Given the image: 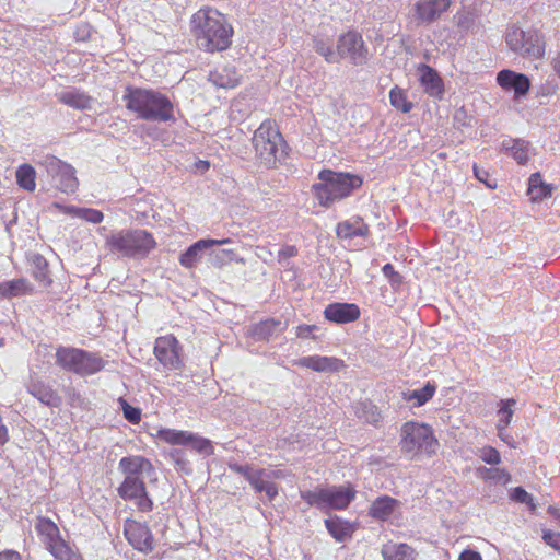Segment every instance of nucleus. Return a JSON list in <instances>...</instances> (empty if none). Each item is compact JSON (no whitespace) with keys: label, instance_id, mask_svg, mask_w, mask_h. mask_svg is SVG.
<instances>
[{"label":"nucleus","instance_id":"nucleus-1","mask_svg":"<svg viewBox=\"0 0 560 560\" xmlns=\"http://www.w3.org/2000/svg\"><path fill=\"white\" fill-rule=\"evenodd\" d=\"M118 469L124 475V480L117 488L118 495L125 501L133 502L137 511L151 512L153 501L147 490L144 475L153 471L152 463L143 456L129 455L119 460Z\"/></svg>","mask_w":560,"mask_h":560},{"label":"nucleus","instance_id":"nucleus-2","mask_svg":"<svg viewBox=\"0 0 560 560\" xmlns=\"http://www.w3.org/2000/svg\"><path fill=\"white\" fill-rule=\"evenodd\" d=\"M190 31L197 46L208 52L222 51L232 43L233 28L219 11L207 8L190 20Z\"/></svg>","mask_w":560,"mask_h":560},{"label":"nucleus","instance_id":"nucleus-3","mask_svg":"<svg viewBox=\"0 0 560 560\" xmlns=\"http://www.w3.org/2000/svg\"><path fill=\"white\" fill-rule=\"evenodd\" d=\"M122 98L126 108L140 119L154 122L176 121L173 102L160 91L128 86Z\"/></svg>","mask_w":560,"mask_h":560},{"label":"nucleus","instance_id":"nucleus-4","mask_svg":"<svg viewBox=\"0 0 560 560\" xmlns=\"http://www.w3.org/2000/svg\"><path fill=\"white\" fill-rule=\"evenodd\" d=\"M319 183L313 185L314 197L325 208L349 197L353 190L362 186V178L351 173L323 170L318 174Z\"/></svg>","mask_w":560,"mask_h":560},{"label":"nucleus","instance_id":"nucleus-5","mask_svg":"<svg viewBox=\"0 0 560 560\" xmlns=\"http://www.w3.org/2000/svg\"><path fill=\"white\" fill-rule=\"evenodd\" d=\"M252 142L257 161L266 168L277 167L288 156V144L280 131L268 120L256 129Z\"/></svg>","mask_w":560,"mask_h":560},{"label":"nucleus","instance_id":"nucleus-6","mask_svg":"<svg viewBox=\"0 0 560 560\" xmlns=\"http://www.w3.org/2000/svg\"><path fill=\"white\" fill-rule=\"evenodd\" d=\"M112 253L124 257L141 259L155 248L156 242L152 234L142 229H126L112 233L106 238Z\"/></svg>","mask_w":560,"mask_h":560},{"label":"nucleus","instance_id":"nucleus-7","mask_svg":"<svg viewBox=\"0 0 560 560\" xmlns=\"http://www.w3.org/2000/svg\"><path fill=\"white\" fill-rule=\"evenodd\" d=\"M300 494L308 505L328 511L347 509L354 499L355 491L350 486H318L313 490H302Z\"/></svg>","mask_w":560,"mask_h":560},{"label":"nucleus","instance_id":"nucleus-8","mask_svg":"<svg viewBox=\"0 0 560 560\" xmlns=\"http://www.w3.org/2000/svg\"><path fill=\"white\" fill-rule=\"evenodd\" d=\"M56 363L66 371L78 375H92L105 368V361L95 352L71 347H59Z\"/></svg>","mask_w":560,"mask_h":560},{"label":"nucleus","instance_id":"nucleus-9","mask_svg":"<svg viewBox=\"0 0 560 560\" xmlns=\"http://www.w3.org/2000/svg\"><path fill=\"white\" fill-rule=\"evenodd\" d=\"M508 47L523 57L540 58L545 52L541 34L536 30L524 31L517 25L509 26L505 33Z\"/></svg>","mask_w":560,"mask_h":560},{"label":"nucleus","instance_id":"nucleus-10","mask_svg":"<svg viewBox=\"0 0 560 560\" xmlns=\"http://www.w3.org/2000/svg\"><path fill=\"white\" fill-rule=\"evenodd\" d=\"M438 444V440L428 424L410 421L401 428L400 446L402 452L430 454L435 452Z\"/></svg>","mask_w":560,"mask_h":560},{"label":"nucleus","instance_id":"nucleus-11","mask_svg":"<svg viewBox=\"0 0 560 560\" xmlns=\"http://www.w3.org/2000/svg\"><path fill=\"white\" fill-rule=\"evenodd\" d=\"M347 59L352 66H364L370 59L369 48L357 31L341 34L337 40V63Z\"/></svg>","mask_w":560,"mask_h":560},{"label":"nucleus","instance_id":"nucleus-12","mask_svg":"<svg viewBox=\"0 0 560 560\" xmlns=\"http://www.w3.org/2000/svg\"><path fill=\"white\" fill-rule=\"evenodd\" d=\"M42 165L51 178L54 187L66 194L75 191L79 182L75 177V171L70 164L56 156H46Z\"/></svg>","mask_w":560,"mask_h":560},{"label":"nucleus","instance_id":"nucleus-13","mask_svg":"<svg viewBox=\"0 0 560 560\" xmlns=\"http://www.w3.org/2000/svg\"><path fill=\"white\" fill-rule=\"evenodd\" d=\"M158 436L160 440L173 445H190L194 451L205 456H210L214 453V447L210 440L188 431L161 429L158 431Z\"/></svg>","mask_w":560,"mask_h":560},{"label":"nucleus","instance_id":"nucleus-14","mask_svg":"<svg viewBox=\"0 0 560 560\" xmlns=\"http://www.w3.org/2000/svg\"><path fill=\"white\" fill-rule=\"evenodd\" d=\"M178 350V341L172 335L159 337L155 340L154 355L165 369H180L182 360L179 359Z\"/></svg>","mask_w":560,"mask_h":560},{"label":"nucleus","instance_id":"nucleus-15","mask_svg":"<svg viewBox=\"0 0 560 560\" xmlns=\"http://www.w3.org/2000/svg\"><path fill=\"white\" fill-rule=\"evenodd\" d=\"M452 0H418L415 5V19L418 24L430 25L446 12Z\"/></svg>","mask_w":560,"mask_h":560},{"label":"nucleus","instance_id":"nucleus-16","mask_svg":"<svg viewBox=\"0 0 560 560\" xmlns=\"http://www.w3.org/2000/svg\"><path fill=\"white\" fill-rule=\"evenodd\" d=\"M497 83L503 90L513 92L515 98L524 97L530 88V80L526 74L509 69H503L498 72Z\"/></svg>","mask_w":560,"mask_h":560},{"label":"nucleus","instance_id":"nucleus-17","mask_svg":"<svg viewBox=\"0 0 560 560\" xmlns=\"http://www.w3.org/2000/svg\"><path fill=\"white\" fill-rule=\"evenodd\" d=\"M125 535L130 545L139 551L148 553L154 548L152 533L145 524L131 521L125 526Z\"/></svg>","mask_w":560,"mask_h":560},{"label":"nucleus","instance_id":"nucleus-18","mask_svg":"<svg viewBox=\"0 0 560 560\" xmlns=\"http://www.w3.org/2000/svg\"><path fill=\"white\" fill-rule=\"evenodd\" d=\"M232 241L230 238L223 240H199L190 245L184 253L179 256V262L182 266L186 268H192L201 259L202 253L206 249H210L212 246L229 244Z\"/></svg>","mask_w":560,"mask_h":560},{"label":"nucleus","instance_id":"nucleus-19","mask_svg":"<svg viewBox=\"0 0 560 560\" xmlns=\"http://www.w3.org/2000/svg\"><path fill=\"white\" fill-rule=\"evenodd\" d=\"M27 392L43 405L57 408L61 405V397L47 383L39 378L31 377L27 385Z\"/></svg>","mask_w":560,"mask_h":560},{"label":"nucleus","instance_id":"nucleus-20","mask_svg":"<svg viewBox=\"0 0 560 560\" xmlns=\"http://www.w3.org/2000/svg\"><path fill=\"white\" fill-rule=\"evenodd\" d=\"M327 320L336 324H347L360 317V308L353 303H331L324 311Z\"/></svg>","mask_w":560,"mask_h":560},{"label":"nucleus","instance_id":"nucleus-21","mask_svg":"<svg viewBox=\"0 0 560 560\" xmlns=\"http://www.w3.org/2000/svg\"><path fill=\"white\" fill-rule=\"evenodd\" d=\"M294 365L315 372L334 373L343 368V361L334 357L310 355L294 361Z\"/></svg>","mask_w":560,"mask_h":560},{"label":"nucleus","instance_id":"nucleus-22","mask_svg":"<svg viewBox=\"0 0 560 560\" xmlns=\"http://www.w3.org/2000/svg\"><path fill=\"white\" fill-rule=\"evenodd\" d=\"M420 83L424 92L435 98L442 100L444 95V83L436 70L428 65H420Z\"/></svg>","mask_w":560,"mask_h":560},{"label":"nucleus","instance_id":"nucleus-23","mask_svg":"<svg viewBox=\"0 0 560 560\" xmlns=\"http://www.w3.org/2000/svg\"><path fill=\"white\" fill-rule=\"evenodd\" d=\"M336 234L339 238L345 240H351L358 236L366 237L370 234V229L361 217H352L337 224Z\"/></svg>","mask_w":560,"mask_h":560},{"label":"nucleus","instance_id":"nucleus-24","mask_svg":"<svg viewBox=\"0 0 560 560\" xmlns=\"http://www.w3.org/2000/svg\"><path fill=\"white\" fill-rule=\"evenodd\" d=\"M275 471L266 469H258V474L253 478H249V485L255 489L256 492H265L269 501H272L278 495V487L271 482L270 479Z\"/></svg>","mask_w":560,"mask_h":560},{"label":"nucleus","instance_id":"nucleus-25","mask_svg":"<svg viewBox=\"0 0 560 560\" xmlns=\"http://www.w3.org/2000/svg\"><path fill=\"white\" fill-rule=\"evenodd\" d=\"M57 98L62 104L80 110L91 109L94 102L90 95L78 90L62 91L57 94Z\"/></svg>","mask_w":560,"mask_h":560},{"label":"nucleus","instance_id":"nucleus-26","mask_svg":"<svg viewBox=\"0 0 560 560\" xmlns=\"http://www.w3.org/2000/svg\"><path fill=\"white\" fill-rule=\"evenodd\" d=\"M501 150L511 152L514 160L522 165H525L529 161L530 155V143L523 139H510L504 140L501 144Z\"/></svg>","mask_w":560,"mask_h":560},{"label":"nucleus","instance_id":"nucleus-27","mask_svg":"<svg viewBox=\"0 0 560 560\" xmlns=\"http://www.w3.org/2000/svg\"><path fill=\"white\" fill-rule=\"evenodd\" d=\"M325 526L331 537L338 542H343L352 537L353 528L351 524L339 516L326 518Z\"/></svg>","mask_w":560,"mask_h":560},{"label":"nucleus","instance_id":"nucleus-28","mask_svg":"<svg viewBox=\"0 0 560 560\" xmlns=\"http://www.w3.org/2000/svg\"><path fill=\"white\" fill-rule=\"evenodd\" d=\"M209 81L217 88L233 89L240 83V77L233 68L224 67L209 73Z\"/></svg>","mask_w":560,"mask_h":560},{"label":"nucleus","instance_id":"nucleus-29","mask_svg":"<svg viewBox=\"0 0 560 560\" xmlns=\"http://www.w3.org/2000/svg\"><path fill=\"white\" fill-rule=\"evenodd\" d=\"M32 276L43 285L48 287L52 280L50 277L49 265L44 256L34 254L31 258Z\"/></svg>","mask_w":560,"mask_h":560},{"label":"nucleus","instance_id":"nucleus-30","mask_svg":"<svg viewBox=\"0 0 560 560\" xmlns=\"http://www.w3.org/2000/svg\"><path fill=\"white\" fill-rule=\"evenodd\" d=\"M35 529L42 536L45 547L60 538L58 526L47 517L39 516L35 523Z\"/></svg>","mask_w":560,"mask_h":560},{"label":"nucleus","instance_id":"nucleus-31","mask_svg":"<svg viewBox=\"0 0 560 560\" xmlns=\"http://www.w3.org/2000/svg\"><path fill=\"white\" fill-rule=\"evenodd\" d=\"M397 500L388 495L377 498L370 508V515L374 518L386 520L394 512Z\"/></svg>","mask_w":560,"mask_h":560},{"label":"nucleus","instance_id":"nucleus-32","mask_svg":"<svg viewBox=\"0 0 560 560\" xmlns=\"http://www.w3.org/2000/svg\"><path fill=\"white\" fill-rule=\"evenodd\" d=\"M382 556L384 560H416L415 550L407 544L386 545Z\"/></svg>","mask_w":560,"mask_h":560},{"label":"nucleus","instance_id":"nucleus-33","mask_svg":"<svg viewBox=\"0 0 560 560\" xmlns=\"http://www.w3.org/2000/svg\"><path fill=\"white\" fill-rule=\"evenodd\" d=\"M46 549L57 560H83L82 556L72 549L61 537L47 546Z\"/></svg>","mask_w":560,"mask_h":560},{"label":"nucleus","instance_id":"nucleus-34","mask_svg":"<svg viewBox=\"0 0 560 560\" xmlns=\"http://www.w3.org/2000/svg\"><path fill=\"white\" fill-rule=\"evenodd\" d=\"M314 50L323 56L329 63H337V47H334V40L327 36H316L313 38Z\"/></svg>","mask_w":560,"mask_h":560},{"label":"nucleus","instance_id":"nucleus-35","mask_svg":"<svg viewBox=\"0 0 560 560\" xmlns=\"http://www.w3.org/2000/svg\"><path fill=\"white\" fill-rule=\"evenodd\" d=\"M281 325V322L276 319H267L256 324L250 332L255 340H265L268 341L272 336H275Z\"/></svg>","mask_w":560,"mask_h":560},{"label":"nucleus","instance_id":"nucleus-36","mask_svg":"<svg viewBox=\"0 0 560 560\" xmlns=\"http://www.w3.org/2000/svg\"><path fill=\"white\" fill-rule=\"evenodd\" d=\"M28 290L25 279H14L0 283V300L20 296Z\"/></svg>","mask_w":560,"mask_h":560},{"label":"nucleus","instance_id":"nucleus-37","mask_svg":"<svg viewBox=\"0 0 560 560\" xmlns=\"http://www.w3.org/2000/svg\"><path fill=\"white\" fill-rule=\"evenodd\" d=\"M436 386L428 382L422 388L404 393V398L407 401L416 400V407H421L428 402L435 394Z\"/></svg>","mask_w":560,"mask_h":560},{"label":"nucleus","instance_id":"nucleus-38","mask_svg":"<svg viewBox=\"0 0 560 560\" xmlns=\"http://www.w3.org/2000/svg\"><path fill=\"white\" fill-rule=\"evenodd\" d=\"M16 183L18 185L27 190L33 191L36 187L35 178L36 172L35 168L31 164H22L16 170Z\"/></svg>","mask_w":560,"mask_h":560},{"label":"nucleus","instance_id":"nucleus-39","mask_svg":"<svg viewBox=\"0 0 560 560\" xmlns=\"http://www.w3.org/2000/svg\"><path fill=\"white\" fill-rule=\"evenodd\" d=\"M389 102L393 107L402 113H409L413 108L412 102L407 100L406 91L398 85L389 91Z\"/></svg>","mask_w":560,"mask_h":560},{"label":"nucleus","instance_id":"nucleus-40","mask_svg":"<svg viewBox=\"0 0 560 560\" xmlns=\"http://www.w3.org/2000/svg\"><path fill=\"white\" fill-rule=\"evenodd\" d=\"M516 400L513 398L510 399H501L500 400V409H499V422L497 424V429L499 431V436H501V431L504 430L510 423L513 416V407L515 406Z\"/></svg>","mask_w":560,"mask_h":560},{"label":"nucleus","instance_id":"nucleus-41","mask_svg":"<svg viewBox=\"0 0 560 560\" xmlns=\"http://www.w3.org/2000/svg\"><path fill=\"white\" fill-rule=\"evenodd\" d=\"M171 460L173 462L176 470L182 471L186 475L192 474V467L187 458L186 451L182 448H174L168 453Z\"/></svg>","mask_w":560,"mask_h":560},{"label":"nucleus","instance_id":"nucleus-42","mask_svg":"<svg viewBox=\"0 0 560 560\" xmlns=\"http://www.w3.org/2000/svg\"><path fill=\"white\" fill-rule=\"evenodd\" d=\"M209 261L214 267H222L235 259V253L232 249H215L209 254Z\"/></svg>","mask_w":560,"mask_h":560},{"label":"nucleus","instance_id":"nucleus-43","mask_svg":"<svg viewBox=\"0 0 560 560\" xmlns=\"http://www.w3.org/2000/svg\"><path fill=\"white\" fill-rule=\"evenodd\" d=\"M358 415L371 424H376L381 420L380 411L370 402H362L360 409H358Z\"/></svg>","mask_w":560,"mask_h":560},{"label":"nucleus","instance_id":"nucleus-44","mask_svg":"<svg viewBox=\"0 0 560 560\" xmlns=\"http://www.w3.org/2000/svg\"><path fill=\"white\" fill-rule=\"evenodd\" d=\"M478 472L483 477L495 480L497 482L506 483L511 479V475L505 469L501 468L480 467L478 468Z\"/></svg>","mask_w":560,"mask_h":560},{"label":"nucleus","instance_id":"nucleus-45","mask_svg":"<svg viewBox=\"0 0 560 560\" xmlns=\"http://www.w3.org/2000/svg\"><path fill=\"white\" fill-rule=\"evenodd\" d=\"M74 213L78 218L91 223H100L103 221V213L100 210L91 208H75Z\"/></svg>","mask_w":560,"mask_h":560},{"label":"nucleus","instance_id":"nucleus-46","mask_svg":"<svg viewBox=\"0 0 560 560\" xmlns=\"http://www.w3.org/2000/svg\"><path fill=\"white\" fill-rule=\"evenodd\" d=\"M124 417L132 424H137L141 420V410L138 407L129 405L125 399H119Z\"/></svg>","mask_w":560,"mask_h":560},{"label":"nucleus","instance_id":"nucleus-47","mask_svg":"<svg viewBox=\"0 0 560 560\" xmlns=\"http://www.w3.org/2000/svg\"><path fill=\"white\" fill-rule=\"evenodd\" d=\"M478 456L489 465H498L501 463V455L497 448L485 446L479 450Z\"/></svg>","mask_w":560,"mask_h":560},{"label":"nucleus","instance_id":"nucleus-48","mask_svg":"<svg viewBox=\"0 0 560 560\" xmlns=\"http://www.w3.org/2000/svg\"><path fill=\"white\" fill-rule=\"evenodd\" d=\"M511 498L515 502L526 503L532 511L536 509V505L533 502V497L522 487H516L511 492Z\"/></svg>","mask_w":560,"mask_h":560},{"label":"nucleus","instance_id":"nucleus-49","mask_svg":"<svg viewBox=\"0 0 560 560\" xmlns=\"http://www.w3.org/2000/svg\"><path fill=\"white\" fill-rule=\"evenodd\" d=\"M229 468L243 476L248 482H249V478H254L257 474H258V469H254L252 466L249 465H241V464H237V463H229Z\"/></svg>","mask_w":560,"mask_h":560},{"label":"nucleus","instance_id":"nucleus-50","mask_svg":"<svg viewBox=\"0 0 560 560\" xmlns=\"http://www.w3.org/2000/svg\"><path fill=\"white\" fill-rule=\"evenodd\" d=\"M553 187L549 184L544 183L537 189L533 190V192L527 194L532 201L539 202L545 198L551 196Z\"/></svg>","mask_w":560,"mask_h":560},{"label":"nucleus","instance_id":"nucleus-51","mask_svg":"<svg viewBox=\"0 0 560 560\" xmlns=\"http://www.w3.org/2000/svg\"><path fill=\"white\" fill-rule=\"evenodd\" d=\"M542 539L548 546L560 551V533L546 529L542 532Z\"/></svg>","mask_w":560,"mask_h":560},{"label":"nucleus","instance_id":"nucleus-52","mask_svg":"<svg viewBox=\"0 0 560 560\" xmlns=\"http://www.w3.org/2000/svg\"><path fill=\"white\" fill-rule=\"evenodd\" d=\"M318 330V327L316 325H300L296 327V337L306 339V338H313L316 337L313 335L314 331Z\"/></svg>","mask_w":560,"mask_h":560},{"label":"nucleus","instance_id":"nucleus-53","mask_svg":"<svg viewBox=\"0 0 560 560\" xmlns=\"http://www.w3.org/2000/svg\"><path fill=\"white\" fill-rule=\"evenodd\" d=\"M383 275L389 279L393 284L401 283V276L395 271L392 264H386L382 268Z\"/></svg>","mask_w":560,"mask_h":560},{"label":"nucleus","instance_id":"nucleus-54","mask_svg":"<svg viewBox=\"0 0 560 560\" xmlns=\"http://www.w3.org/2000/svg\"><path fill=\"white\" fill-rule=\"evenodd\" d=\"M298 254L295 246L287 245L282 247L278 253L279 261L282 262L291 257H294Z\"/></svg>","mask_w":560,"mask_h":560},{"label":"nucleus","instance_id":"nucleus-55","mask_svg":"<svg viewBox=\"0 0 560 560\" xmlns=\"http://www.w3.org/2000/svg\"><path fill=\"white\" fill-rule=\"evenodd\" d=\"M474 174L479 182L485 183L488 187H495V185L488 182L489 173L476 164L474 165Z\"/></svg>","mask_w":560,"mask_h":560},{"label":"nucleus","instance_id":"nucleus-56","mask_svg":"<svg viewBox=\"0 0 560 560\" xmlns=\"http://www.w3.org/2000/svg\"><path fill=\"white\" fill-rule=\"evenodd\" d=\"M545 182L541 178L540 173H534L528 178V188L527 194L533 192V190L537 189L540 185H542Z\"/></svg>","mask_w":560,"mask_h":560},{"label":"nucleus","instance_id":"nucleus-57","mask_svg":"<svg viewBox=\"0 0 560 560\" xmlns=\"http://www.w3.org/2000/svg\"><path fill=\"white\" fill-rule=\"evenodd\" d=\"M458 560H482L478 551L466 549L460 555Z\"/></svg>","mask_w":560,"mask_h":560},{"label":"nucleus","instance_id":"nucleus-58","mask_svg":"<svg viewBox=\"0 0 560 560\" xmlns=\"http://www.w3.org/2000/svg\"><path fill=\"white\" fill-rule=\"evenodd\" d=\"M0 560H22V557L15 550H4L0 552Z\"/></svg>","mask_w":560,"mask_h":560},{"label":"nucleus","instance_id":"nucleus-59","mask_svg":"<svg viewBox=\"0 0 560 560\" xmlns=\"http://www.w3.org/2000/svg\"><path fill=\"white\" fill-rule=\"evenodd\" d=\"M552 66H553L555 71L560 77V52L553 58Z\"/></svg>","mask_w":560,"mask_h":560},{"label":"nucleus","instance_id":"nucleus-60","mask_svg":"<svg viewBox=\"0 0 560 560\" xmlns=\"http://www.w3.org/2000/svg\"><path fill=\"white\" fill-rule=\"evenodd\" d=\"M548 512H549V514H551L555 518L560 520V509L555 508V506H549V508H548Z\"/></svg>","mask_w":560,"mask_h":560},{"label":"nucleus","instance_id":"nucleus-61","mask_svg":"<svg viewBox=\"0 0 560 560\" xmlns=\"http://www.w3.org/2000/svg\"><path fill=\"white\" fill-rule=\"evenodd\" d=\"M197 167L201 171H207L210 167V163L208 161H199Z\"/></svg>","mask_w":560,"mask_h":560},{"label":"nucleus","instance_id":"nucleus-62","mask_svg":"<svg viewBox=\"0 0 560 560\" xmlns=\"http://www.w3.org/2000/svg\"><path fill=\"white\" fill-rule=\"evenodd\" d=\"M3 343H4V342H3V339H2V338H0V347H2V346H3Z\"/></svg>","mask_w":560,"mask_h":560}]
</instances>
